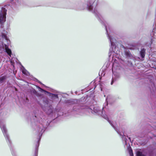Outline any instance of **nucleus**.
<instances>
[{
  "label": "nucleus",
  "mask_w": 156,
  "mask_h": 156,
  "mask_svg": "<svg viewBox=\"0 0 156 156\" xmlns=\"http://www.w3.org/2000/svg\"><path fill=\"white\" fill-rule=\"evenodd\" d=\"M22 72L23 73L29 76L30 75L29 73L23 67L21 69Z\"/></svg>",
  "instance_id": "0eeeda50"
},
{
  "label": "nucleus",
  "mask_w": 156,
  "mask_h": 156,
  "mask_svg": "<svg viewBox=\"0 0 156 156\" xmlns=\"http://www.w3.org/2000/svg\"><path fill=\"white\" fill-rule=\"evenodd\" d=\"M38 146H36V151H37V148H38V145H39V144H38Z\"/></svg>",
  "instance_id": "aec40b11"
},
{
  "label": "nucleus",
  "mask_w": 156,
  "mask_h": 156,
  "mask_svg": "<svg viewBox=\"0 0 156 156\" xmlns=\"http://www.w3.org/2000/svg\"><path fill=\"white\" fill-rule=\"evenodd\" d=\"M115 81V80H114V79H113V78L112 79V80L111 82V85H112L114 82V81Z\"/></svg>",
  "instance_id": "6ab92c4d"
},
{
  "label": "nucleus",
  "mask_w": 156,
  "mask_h": 156,
  "mask_svg": "<svg viewBox=\"0 0 156 156\" xmlns=\"http://www.w3.org/2000/svg\"><path fill=\"white\" fill-rule=\"evenodd\" d=\"M105 29L108 34V38L109 39L110 42L111 43V48H113V47L115 45V43L116 41V40L112 36L108 35L107 27L106 26H105Z\"/></svg>",
  "instance_id": "7ed1b4c3"
},
{
  "label": "nucleus",
  "mask_w": 156,
  "mask_h": 156,
  "mask_svg": "<svg viewBox=\"0 0 156 156\" xmlns=\"http://www.w3.org/2000/svg\"><path fill=\"white\" fill-rule=\"evenodd\" d=\"M145 53V50L144 48H143L141 50L140 52V54L141 56L144 58V57Z\"/></svg>",
  "instance_id": "6e6552de"
},
{
  "label": "nucleus",
  "mask_w": 156,
  "mask_h": 156,
  "mask_svg": "<svg viewBox=\"0 0 156 156\" xmlns=\"http://www.w3.org/2000/svg\"><path fill=\"white\" fill-rule=\"evenodd\" d=\"M136 155L137 156H145L142 153L139 151L137 152Z\"/></svg>",
  "instance_id": "ddd939ff"
},
{
  "label": "nucleus",
  "mask_w": 156,
  "mask_h": 156,
  "mask_svg": "<svg viewBox=\"0 0 156 156\" xmlns=\"http://www.w3.org/2000/svg\"><path fill=\"white\" fill-rule=\"evenodd\" d=\"M129 151L130 154V156H133V153L132 150L131 148H130L129 149Z\"/></svg>",
  "instance_id": "4468645a"
},
{
  "label": "nucleus",
  "mask_w": 156,
  "mask_h": 156,
  "mask_svg": "<svg viewBox=\"0 0 156 156\" xmlns=\"http://www.w3.org/2000/svg\"><path fill=\"white\" fill-rule=\"evenodd\" d=\"M108 105V103H107V102L106 103V105Z\"/></svg>",
  "instance_id": "b1692460"
},
{
  "label": "nucleus",
  "mask_w": 156,
  "mask_h": 156,
  "mask_svg": "<svg viewBox=\"0 0 156 156\" xmlns=\"http://www.w3.org/2000/svg\"><path fill=\"white\" fill-rule=\"evenodd\" d=\"M6 79V76H4L0 77V83H2Z\"/></svg>",
  "instance_id": "f8f14e48"
},
{
  "label": "nucleus",
  "mask_w": 156,
  "mask_h": 156,
  "mask_svg": "<svg viewBox=\"0 0 156 156\" xmlns=\"http://www.w3.org/2000/svg\"><path fill=\"white\" fill-rule=\"evenodd\" d=\"M125 136H122V139H124V140H125V144H127V142H126V138H125Z\"/></svg>",
  "instance_id": "a211bd4d"
},
{
  "label": "nucleus",
  "mask_w": 156,
  "mask_h": 156,
  "mask_svg": "<svg viewBox=\"0 0 156 156\" xmlns=\"http://www.w3.org/2000/svg\"><path fill=\"white\" fill-rule=\"evenodd\" d=\"M2 36L3 38H4L5 40L7 41L8 42V44H9L8 42H9L6 36V34L5 33H2Z\"/></svg>",
  "instance_id": "1a4fd4ad"
},
{
  "label": "nucleus",
  "mask_w": 156,
  "mask_h": 156,
  "mask_svg": "<svg viewBox=\"0 0 156 156\" xmlns=\"http://www.w3.org/2000/svg\"><path fill=\"white\" fill-rule=\"evenodd\" d=\"M151 43H152L153 42H154V40L152 39L151 40Z\"/></svg>",
  "instance_id": "412c9836"
},
{
  "label": "nucleus",
  "mask_w": 156,
  "mask_h": 156,
  "mask_svg": "<svg viewBox=\"0 0 156 156\" xmlns=\"http://www.w3.org/2000/svg\"><path fill=\"white\" fill-rule=\"evenodd\" d=\"M3 49L5 50V51L7 52L8 55L10 56H11L12 51L9 48L7 45L6 44H4V45L3 44Z\"/></svg>",
  "instance_id": "39448f33"
},
{
  "label": "nucleus",
  "mask_w": 156,
  "mask_h": 156,
  "mask_svg": "<svg viewBox=\"0 0 156 156\" xmlns=\"http://www.w3.org/2000/svg\"><path fill=\"white\" fill-rule=\"evenodd\" d=\"M146 45L147 46H151V44H150L149 45H147V44H146Z\"/></svg>",
  "instance_id": "4be33fe9"
},
{
  "label": "nucleus",
  "mask_w": 156,
  "mask_h": 156,
  "mask_svg": "<svg viewBox=\"0 0 156 156\" xmlns=\"http://www.w3.org/2000/svg\"><path fill=\"white\" fill-rule=\"evenodd\" d=\"M52 112V110L50 108L49 110L47 112V113L48 114H50V113H51Z\"/></svg>",
  "instance_id": "f3484780"
},
{
  "label": "nucleus",
  "mask_w": 156,
  "mask_h": 156,
  "mask_svg": "<svg viewBox=\"0 0 156 156\" xmlns=\"http://www.w3.org/2000/svg\"><path fill=\"white\" fill-rule=\"evenodd\" d=\"M37 87L38 88L39 91H41V92H45L48 94H49L50 95V96H51L52 98L55 97V98H58V96L57 94H52L51 93H50L48 91L44 90L43 89L41 88L40 87Z\"/></svg>",
  "instance_id": "423d86ee"
},
{
  "label": "nucleus",
  "mask_w": 156,
  "mask_h": 156,
  "mask_svg": "<svg viewBox=\"0 0 156 156\" xmlns=\"http://www.w3.org/2000/svg\"><path fill=\"white\" fill-rule=\"evenodd\" d=\"M33 92L37 96H39V94L35 90H34L33 91Z\"/></svg>",
  "instance_id": "2eb2a0df"
},
{
  "label": "nucleus",
  "mask_w": 156,
  "mask_h": 156,
  "mask_svg": "<svg viewBox=\"0 0 156 156\" xmlns=\"http://www.w3.org/2000/svg\"><path fill=\"white\" fill-rule=\"evenodd\" d=\"M125 54L127 57H130L131 55L130 53L129 52H127V51L125 52Z\"/></svg>",
  "instance_id": "dca6fc26"
},
{
  "label": "nucleus",
  "mask_w": 156,
  "mask_h": 156,
  "mask_svg": "<svg viewBox=\"0 0 156 156\" xmlns=\"http://www.w3.org/2000/svg\"><path fill=\"white\" fill-rule=\"evenodd\" d=\"M94 111L95 113H97L98 114H99L100 113V112H101L99 109V108L97 107H94Z\"/></svg>",
  "instance_id": "9d476101"
},
{
  "label": "nucleus",
  "mask_w": 156,
  "mask_h": 156,
  "mask_svg": "<svg viewBox=\"0 0 156 156\" xmlns=\"http://www.w3.org/2000/svg\"><path fill=\"white\" fill-rule=\"evenodd\" d=\"M0 126L3 133L4 136L5 137L6 140H8L9 143L10 141L9 138V136L7 134V130L5 128V124L2 122L0 121Z\"/></svg>",
  "instance_id": "f03ea898"
},
{
  "label": "nucleus",
  "mask_w": 156,
  "mask_h": 156,
  "mask_svg": "<svg viewBox=\"0 0 156 156\" xmlns=\"http://www.w3.org/2000/svg\"><path fill=\"white\" fill-rule=\"evenodd\" d=\"M41 137H40L39 138V140H38V142H39V141L40 140V139H41Z\"/></svg>",
  "instance_id": "5701e85b"
},
{
  "label": "nucleus",
  "mask_w": 156,
  "mask_h": 156,
  "mask_svg": "<svg viewBox=\"0 0 156 156\" xmlns=\"http://www.w3.org/2000/svg\"><path fill=\"white\" fill-rule=\"evenodd\" d=\"M87 7L88 9L89 10H90V11H92V12H94L96 15H97L98 16L99 18L100 19H101L100 17H101V16L100 15V14L98 12H97V10H96V9L95 8L94 9V10L93 11V6L92 5H91L90 4H88Z\"/></svg>",
  "instance_id": "20e7f679"
},
{
  "label": "nucleus",
  "mask_w": 156,
  "mask_h": 156,
  "mask_svg": "<svg viewBox=\"0 0 156 156\" xmlns=\"http://www.w3.org/2000/svg\"><path fill=\"white\" fill-rule=\"evenodd\" d=\"M6 10L5 8H0V27L3 28V23L5 21Z\"/></svg>",
  "instance_id": "f257e3e1"
},
{
  "label": "nucleus",
  "mask_w": 156,
  "mask_h": 156,
  "mask_svg": "<svg viewBox=\"0 0 156 156\" xmlns=\"http://www.w3.org/2000/svg\"><path fill=\"white\" fill-rule=\"evenodd\" d=\"M104 118L105 119H107L108 120V121L110 123V124L112 125V126L114 128V129H115V130H116L117 131V130H116L114 126L113 125L112 122L109 121L108 118L107 116L106 115L105 116H104Z\"/></svg>",
  "instance_id": "9b49d317"
}]
</instances>
